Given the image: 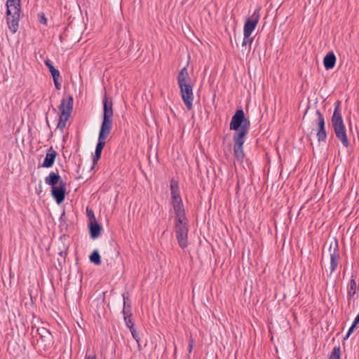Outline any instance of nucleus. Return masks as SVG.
<instances>
[{"label": "nucleus", "mask_w": 359, "mask_h": 359, "mask_svg": "<svg viewBox=\"0 0 359 359\" xmlns=\"http://www.w3.org/2000/svg\"><path fill=\"white\" fill-rule=\"evenodd\" d=\"M244 133H234L233 141V156L235 161L238 163H242L245 157L243 151V144L245 143Z\"/></svg>", "instance_id": "obj_6"}, {"label": "nucleus", "mask_w": 359, "mask_h": 359, "mask_svg": "<svg viewBox=\"0 0 359 359\" xmlns=\"http://www.w3.org/2000/svg\"><path fill=\"white\" fill-rule=\"evenodd\" d=\"M103 120L99 132L98 142L96 145L95 154L93 158V163H96L100 158L102 151L105 146L106 139L110 134L113 126V102L111 100L105 97L103 99Z\"/></svg>", "instance_id": "obj_1"}, {"label": "nucleus", "mask_w": 359, "mask_h": 359, "mask_svg": "<svg viewBox=\"0 0 359 359\" xmlns=\"http://www.w3.org/2000/svg\"><path fill=\"white\" fill-rule=\"evenodd\" d=\"M85 359H97L95 355H88L86 356Z\"/></svg>", "instance_id": "obj_34"}, {"label": "nucleus", "mask_w": 359, "mask_h": 359, "mask_svg": "<svg viewBox=\"0 0 359 359\" xmlns=\"http://www.w3.org/2000/svg\"><path fill=\"white\" fill-rule=\"evenodd\" d=\"M357 326L352 324V325L351 326V327L349 328L346 337H344V339H346L349 337V336L351 335V334L354 331V330L355 329Z\"/></svg>", "instance_id": "obj_30"}, {"label": "nucleus", "mask_w": 359, "mask_h": 359, "mask_svg": "<svg viewBox=\"0 0 359 359\" xmlns=\"http://www.w3.org/2000/svg\"><path fill=\"white\" fill-rule=\"evenodd\" d=\"M172 201L173 203L182 202V198L180 194L178 184L174 180H171L170 183Z\"/></svg>", "instance_id": "obj_16"}, {"label": "nucleus", "mask_w": 359, "mask_h": 359, "mask_svg": "<svg viewBox=\"0 0 359 359\" xmlns=\"http://www.w3.org/2000/svg\"><path fill=\"white\" fill-rule=\"evenodd\" d=\"M332 125L337 139L340 140L344 147H348L349 146V141L346 135V127L342 119L339 104L334 108L332 117Z\"/></svg>", "instance_id": "obj_3"}, {"label": "nucleus", "mask_w": 359, "mask_h": 359, "mask_svg": "<svg viewBox=\"0 0 359 359\" xmlns=\"http://www.w3.org/2000/svg\"><path fill=\"white\" fill-rule=\"evenodd\" d=\"M180 93L182 100L188 110H191L193 108V87L191 85H189L183 87V89H180Z\"/></svg>", "instance_id": "obj_8"}, {"label": "nucleus", "mask_w": 359, "mask_h": 359, "mask_svg": "<svg viewBox=\"0 0 359 359\" xmlns=\"http://www.w3.org/2000/svg\"><path fill=\"white\" fill-rule=\"evenodd\" d=\"M132 335H133V337L136 340V341L138 343L139 341H140V337L136 332V330H135V328H133V330H130Z\"/></svg>", "instance_id": "obj_29"}, {"label": "nucleus", "mask_w": 359, "mask_h": 359, "mask_svg": "<svg viewBox=\"0 0 359 359\" xmlns=\"http://www.w3.org/2000/svg\"><path fill=\"white\" fill-rule=\"evenodd\" d=\"M123 311H125L126 309V313H131L130 311V308H131V305L128 302V297L126 296V294L124 293L123 294Z\"/></svg>", "instance_id": "obj_27"}, {"label": "nucleus", "mask_w": 359, "mask_h": 359, "mask_svg": "<svg viewBox=\"0 0 359 359\" xmlns=\"http://www.w3.org/2000/svg\"><path fill=\"white\" fill-rule=\"evenodd\" d=\"M259 11L260 8L255 9L252 15L248 18L245 22L243 35L246 39H248L252 35L259 22L260 18Z\"/></svg>", "instance_id": "obj_7"}, {"label": "nucleus", "mask_w": 359, "mask_h": 359, "mask_svg": "<svg viewBox=\"0 0 359 359\" xmlns=\"http://www.w3.org/2000/svg\"><path fill=\"white\" fill-rule=\"evenodd\" d=\"M125 311H122V313L124 316V321L126 326L129 328V330H133L134 328V323L131 320L132 313H126Z\"/></svg>", "instance_id": "obj_24"}, {"label": "nucleus", "mask_w": 359, "mask_h": 359, "mask_svg": "<svg viewBox=\"0 0 359 359\" xmlns=\"http://www.w3.org/2000/svg\"><path fill=\"white\" fill-rule=\"evenodd\" d=\"M73 102L74 100L72 95L64 97L59 106L60 114H62L63 111L66 114H67V116H70L73 109Z\"/></svg>", "instance_id": "obj_11"}, {"label": "nucleus", "mask_w": 359, "mask_h": 359, "mask_svg": "<svg viewBox=\"0 0 359 359\" xmlns=\"http://www.w3.org/2000/svg\"><path fill=\"white\" fill-rule=\"evenodd\" d=\"M356 282L355 280V277L353 276H351V279L349 281L348 285V291H347V299L348 306L350 305V300L353 297V296L356 293Z\"/></svg>", "instance_id": "obj_21"}, {"label": "nucleus", "mask_w": 359, "mask_h": 359, "mask_svg": "<svg viewBox=\"0 0 359 359\" xmlns=\"http://www.w3.org/2000/svg\"><path fill=\"white\" fill-rule=\"evenodd\" d=\"M90 233L92 238H97L101 231V226L96 222V219L89 222L88 224Z\"/></svg>", "instance_id": "obj_19"}, {"label": "nucleus", "mask_w": 359, "mask_h": 359, "mask_svg": "<svg viewBox=\"0 0 359 359\" xmlns=\"http://www.w3.org/2000/svg\"><path fill=\"white\" fill-rule=\"evenodd\" d=\"M87 215L89 217V222L93 221L95 219L94 212L92 210L87 209Z\"/></svg>", "instance_id": "obj_28"}, {"label": "nucleus", "mask_w": 359, "mask_h": 359, "mask_svg": "<svg viewBox=\"0 0 359 359\" xmlns=\"http://www.w3.org/2000/svg\"><path fill=\"white\" fill-rule=\"evenodd\" d=\"M177 82L180 89H183V87L191 85V78L187 67L182 68L179 72Z\"/></svg>", "instance_id": "obj_14"}, {"label": "nucleus", "mask_w": 359, "mask_h": 359, "mask_svg": "<svg viewBox=\"0 0 359 359\" xmlns=\"http://www.w3.org/2000/svg\"><path fill=\"white\" fill-rule=\"evenodd\" d=\"M250 121L245 117L243 109L237 110L231 118L230 129L237 131L236 133H244V136L248 133Z\"/></svg>", "instance_id": "obj_4"}, {"label": "nucleus", "mask_w": 359, "mask_h": 359, "mask_svg": "<svg viewBox=\"0 0 359 359\" xmlns=\"http://www.w3.org/2000/svg\"><path fill=\"white\" fill-rule=\"evenodd\" d=\"M51 193L57 204L62 203L65 198L66 182H61L60 185L52 187Z\"/></svg>", "instance_id": "obj_10"}, {"label": "nucleus", "mask_w": 359, "mask_h": 359, "mask_svg": "<svg viewBox=\"0 0 359 359\" xmlns=\"http://www.w3.org/2000/svg\"><path fill=\"white\" fill-rule=\"evenodd\" d=\"M173 209L175 214V220L187 219L182 201L173 203Z\"/></svg>", "instance_id": "obj_17"}, {"label": "nucleus", "mask_w": 359, "mask_h": 359, "mask_svg": "<svg viewBox=\"0 0 359 359\" xmlns=\"http://www.w3.org/2000/svg\"><path fill=\"white\" fill-rule=\"evenodd\" d=\"M64 182L58 174L51 172L48 176L45 178V182L52 186V187H56L57 184L60 185V182Z\"/></svg>", "instance_id": "obj_18"}, {"label": "nucleus", "mask_w": 359, "mask_h": 359, "mask_svg": "<svg viewBox=\"0 0 359 359\" xmlns=\"http://www.w3.org/2000/svg\"><path fill=\"white\" fill-rule=\"evenodd\" d=\"M37 332L43 341L47 342L48 345L51 344L52 335L48 330L45 327H41L37 329Z\"/></svg>", "instance_id": "obj_22"}, {"label": "nucleus", "mask_w": 359, "mask_h": 359, "mask_svg": "<svg viewBox=\"0 0 359 359\" xmlns=\"http://www.w3.org/2000/svg\"><path fill=\"white\" fill-rule=\"evenodd\" d=\"M42 21H43L44 22H46V18H43V19H42Z\"/></svg>", "instance_id": "obj_35"}, {"label": "nucleus", "mask_w": 359, "mask_h": 359, "mask_svg": "<svg viewBox=\"0 0 359 359\" xmlns=\"http://www.w3.org/2000/svg\"><path fill=\"white\" fill-rule=\"evenodd\" d=\"M44 62L53 76L56 89L60 90L61 88V83L59 82V79H60V72L53 67L49 59H46Z\"/></svg>", "instance_id": "obj_12"}, {"label": "nucleus", "mask_w": 359, "mask_h": 359, "mask_svg": "<svg viewBox=\"0 0 359 359\" xmlns=\"http://www.w3.org/2000/svg\"><path fill=\"white\" fill-rule=\"evenodd\" d=\"M90 261L95 265L101 264V257L97 250H94L89 257Z\"/></svg>", "instance_id": "obj_25"}, {"label": "nucleus", "mask_w": 359, "mask_h": 359, "mask_svg": "<svg viewBox=\"0 0 359 359\" xmlns=\"http://www.w3.org/2000/svg\"><path fill=\"white\" fill-rule=\"evenodd\" d=\"M70 116H67V114H66L63 111L62 113L60 114L59 121L57 126V128L60 129V130H63V129L66 126V123L67 121L69 120Z\"/></svg>", "instance_id": "obj_23"}, {"label": "nucleus", "mask_w": 359, "mask_h": 359, "mask_svg": "<svg viewBox=\"0 0 359 359\" xmlns=\"http://www.w3.org/2000/svg\"><path fill=\"white\" fill-rule=\"evenodd\" d=\"M46 123H47L48 126H49L48 119H46Z\"/></svg>", "instance_id": "obj_36"}, {"label": "nucleus", "mask_w": 359, "mask_h": 359, "mask_svg": "<svg viewBox=\"0 0 359 359\" xmlns=\"http://www.w3.org/2000/svg\"><path fill=\"white\" fill-rule=\"evenodd\" d=\"M316 114L318 116V120H317V124L318 126V130L317 132L318 140V142H324V141H325V140L327 138V133L325 131V128L324 116L322 114V113L320 111L319 109H317L316 111Z\"/></svg>", "instance_id": "obj_9"}, {"label": "nucleus", "mask_w": 359, "mask_h": 359, "mask_svg": "<svg viewBox=\"0 0 359 359\" xmlns=\"http://www.w3.org/2000/svg\"><path fill=\"white\" fill-rule=\"evenodd\" d=\"M340 356H341L340 346H334L333 348V349L327 359H340L341 358Z\"/></svg>", "instance_id": "obj_26"}, {"label": "nucleus", "mask_w": 359, "mask_h": 359, "mask_svg": "<svg viewBox=\"0 0 359 359\" xmlns=\"http://www.w3.org/2000/svg\"><path fill=\"white\" fill-rule=\"evenodd\" d=\"M359 323V312L358 314L356 316V317L354 319V321L353 323V325H356Z\"/></svg>", "instance_id": "obj_32"}, {"label": "nucleus", "mask_w": 359, "mask_h": 359, "mask_svg": "<svg viewBox=\"0 0 359 359\" xmlns=\"http://www.w3.org/2000/svg\"><path fill=\"white\" fill-rule=\"evenodd\" d=\"M193 346H194V342H193V340H191L190 342H189V352L191 353V351H192V348H193Z\"/></svg>", "instance_id": "obj_33"}, {"label": "nucleus", "mask_w": 359, "mask_h": 359, "mask_svg": "<svg viewBox=\"0 0 359 359\" xmlns=\"http://www.w3.org/2000/svg\"><path fill=\"white\" fill-rule=\"evenodd\" d=\"M56 156L57 152L53 149V147L49 148L47 151L42 166L44 168L52 167L55 161Z\"/></svg>", "instance_id": "obj_15"}, {"label": "nucleus", "mask_w": 359, "mask_h": 359, "mask_svg": "<svg viewBox=\"0 0 359 359\" xmlns=\"http://www.w3.org/2000/svg\"><path fill=\"white\" fill-rule=\"evenodd\" d=\"M6 7V22L11 32L15 34L18 29L21 18L20 0H7Z\"/></svg>", "instance_id": "obj_2"}, {"label": "nucleus", "mask_w": 359, "mask_h": 359, "mask_svg": "<svg viewBox=\"0 0 359 359\" xmlns=\"http://www.w3.org/2000/svg\"><path fill=\"white\" fill-rule=\"evenodd\" d=\"M330 274H332L337 269L338 266V261L339 259V254L338 250L337 243H335L333 250L332 251V245H330Z\"/></svg>", "instance_id": "obj_13"}, {"label": "nucleus", "mask_w": 359, "mask_h": 359, "mask_svg": "<svg viewBox=\"0 0 359 359\" xmlns=\"http://www.w3.org/2000/svg\"><path fill=\"white\" fill-rule=\"evenodd\" d=\"M253 41V38H251L250 36L248 38V39H246L245 36H244V39H243V41L242 43V46H245L247 43H249L250 46L251 45V43H252Z\"/></svg>", "instance_id": "obj_31"}, {"label": "nucleus", "mask_w": 359, "mask_h": 359, "mask_svg": "<svg viewBox=\"0 0 359 359\" xmlns=\"http://www.w3.org/2000/svg\"><path fill=\"white\" fill-rule=\"evenodd\" d=\"M336 63V57L332 52L328 53L323 60L324 67L326 69H332Z\"/></svg>", "instance_id": "obj_20"}, {"label": "nucleus", "mask_w": 359, "mask_h": 359, "mask_svg": "<svg viewBox=\"0 0 359 359\" xmlns=\"http://www.w3.org/2000/svg\"><path fill=\"white\" fill-rule=\"evenodd\" d=\"M187 219L175 220V232L179 245L185 248L188 245V226Z\"/></svg>", "instance_id": "obj_5"}]
</instances>
